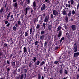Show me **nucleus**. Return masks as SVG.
I'll use <instances>...</instances> for the list:
<instances>
[{
	"label": "nucleus",
	"instance_id": "e433bc0d",
	"mask_svg": "<svg viewBox=\"0 0 79 79\" xmlns=\"http://www.w3.org/2000/svg\"><path fill=\"white\" fill-rule=\"evenodd\" d=\"M10 67H9L7 68L6 69L7 72H9L10 71Z\"/></svg>",
	"mask_w": 79,
	"mask_h": 79
},
{
	"label": "nucleus",
	"instance_id": "8fccbe9b",
	"mask_svg": "<svg viewBox=\"0 0 79 79\" xmlns=\"http://www.w3.org/2000/svg\"><path fill=\"white\" fill-rule=\"evenodd\" d=\"M59 61H56L54 62V64H56L58 63Z\"/></svg>",
	"mask_w": 79,
	"mask_h": 79
},
{
	"label": "nucleus",
	"instance_id": "774afa93",
	"mask_svg": "<svg viewBox=\"0 0 79 79\" xmlns=\"http://www.w3.org/2000/svg\"><path fill=\"white\" fill-rule=\"evenodd\" d=\"M79 78V75L77 74V79H78Z\"/></svg>",
	"mask_w": 79,
	"mask_h": 79
},
{
	"label": "nucleus",
	"instance_id": "aec40b11",
	"mask_svg": "<svg viewBox=\"0 0 79 79\" xmlns=\"http://www.w3.org/2000/svg\"><path fill=\"white\" fill-rule=\"evenodd\" d=\"M41 79V75L40 73H38V79Z\"/></svg>",
	"mask_w": 79,
	"mask_h": 79
},
{
	"label": "nucleus",
	"instance_id": "c03bdc74",
	"mask_svg": "<svg viewBox=\"0 0 79 79\" xmlns=\"http://www.w3.org/2000/svg\"><path fill=\"white\" fill-rule=\"evenodd\" d=\"M6 63H7V64L8 65H9V64H10V62L8 60H7Z\"/></svg>",
	"mask_w": 79,
	"mask_h": 79
},
{
	"label": "nucleus",
	"instance_id": "393cba45",
	"mask_svg": "<svg viewBox=\"0 0 79 79\" xmlns=\"http://www.w3.org/2000/svg\"><path fill=\"white\" fill-rule=\"evenodd\" d=\"M40 26L39 24H37V25L36 27V29H39L40 28Z\"/></svg>",
	"mask_w": 79,
	"mask_h": 79
},
{
	"label": "nucleus",
	"instance_id": "dca6fc26",
	"mask_svg": "<svg viewBox=\"0 0 79 79\" xmlns=\"http://www.w3.org/2000/svg\"><path fill=\"white\" fill-rule=\"evenodd\" d=\"M18 6V4L17 2H14L13 3V6L15 7H17Z\"/></svg>",
	"mask_w": 79,
	"mask_h": 79
},
{
	"label": "nucleus",
	"instance_id": "412c9836",
	"mask_svg": "<svg viewBox=\"0 0 79 79\" xmlns=\"http://www.w3.org/2000/svg\"><path fill=\"white\" fill-rule=\"evenodd\" d=\"M66 11L65 10H64L63 11L62 14L63 15H66Z\"/></svg>",
	"mask_w": 79,
	"mask_h": 79
},
{
	"label": "nucleus",
	"instance_id": "49530a36",
	"mask_svg": "<svg viewBox=\"0 0 79 79\" xmlns=\"http://www.w3.org/2000/svg\"><path fill=\"white\" fill-rule=\"evenodd\" d=\"M4 47L5 48H6L7 46V44L6 43H4Z\"/></svg>",
	"mask_w": 79,
	"mask_h": 79
},
{
	"label": "nucleus",
	"instance_id": "72a5a7b5",
	"mask_svg": "<svg viewBox=\"0 0 79 79\" xmlns=\"http://www.w3.org/2000/svg\"><path fill=\"white\" fill-rule=\"evenodd\" d=\"M64 73L65 75H67L68 74V71L65 70H64Z\"/></svg>",
	"mask_w": 79,
	"mask_h": 79
},
{
	"label": "nucleus",
	"instance_id": "20e7f679",
	"mask_svg": "<svg viewBox=\"0 0 79 79\" xmlns=\"http://www.w3.org/2000/svg\"><path fill=\"white\" fill-rule=\"evenodd\" d=\"M36 3L35 1H34L32 7L34 10H36Z\"/></svg>",
	"mask_w": 79,
	"mask_h": 79
},
{
	"label": "nucleus",
	"instance_id": "bb28decb",
	"mask_svg": "<svg viewBox=\"0 0 79 79\" xmlns=\"http://www.w3.org/2000/svg\"><path fill=\"white\" fill-rule=\"evenodd\" d=\"M69 12L68 14V16L69 17H70V15H71L72 13H71V10H69Z\"/></svg>",
	"mask_w": 79,
	"mask_h": 79
},
{
	"label": "nucleus",
	"instance_id": "1a4fd4ad",
	"mask_svg": "<svg viewBox=\"0 0 79 79\" xmlns=\"http://www.w3.org/2000/svg\"><path fill=\"white\" fill-rule=\"evenodd\" d=\"M73 50L74 52H77V45L75 46L73 48Z\"/></svg>",
	"mask_w": 79,
	"mask_h": 79
},
{
	"label": "nucleus",
	"instance_id": "5fc2aeb1",
	"mask_svg": "<svg viewBox=\"0 0 79 79\" xmlns=\"http://www.w3.org/2000/svg\"><path fill=\"white\" fill-rule=\"evenodd\" d=\"M30 0H27V4L29 5L30 4Z\"/></svg>",
	"mask_w": 79,
	"mask_h": 79
},
{
	"label": "nucleus",
	"instance_id": "f3484780",
	"mask_svg": "<svg viewBox=\"0 0 79 79\" xmlns=\"http://www.w3.org/2000/svg\"><path fill=\"white\" fill-rule=\"evenodd\" d=\"M28 31H29V30H28L27 32V31L25 32L24 34L25 37L28 36L29 34L28 33Z\"/></svg>",
	"mask_w": 79,
	"mask_h": 79
},
{
	"label": "nucleus",
	"instance_id": "a878e982",
	"mask_svg": "<svg viewBox=\"0 0 79 79\" xmlns=\"http://www.w3.org/2000/svg\"><path fill=\"white\" fill-rule=\"evenodd\" d=\"M37 60V58L35 57H34L33 59V61L34 62H35Z\"/></svg>",
	"mask_w": 79,
	"mask_h": 79
},
{
	"label": "nucleus",
	"instance_id": "603ef678",
	"mask_svg": "<svg viewBox=\"0 0 79 79\" xmlns=\"http://www.w3.org/2000/svg\"><path fill=\"white\" fill-rule=\"evenodd\" d=\"M32 65V64L31 63H29V68H31V67Z\"/></svg>",
	"mask_w": 79,
	"mask_h": 79
},
{
	"label": "nucleus",
	"instance_id": "79ce46f5",
	"mask_svg": "<svg viewBox=\"0 0 79 79\" xmlns=\"http://www.w3.org/2000/svg\"><path fill=\"white\" fill-rule=\"evenodd\" d=\"M24 72L25 73H27V70L26 69H25L24 70Z\"/></svg>",
	"mask_w": 79,
	"mask_h": 79
},
{
	"label": "nucleus",
	"instance_id": "09e8293b",
	"mask_svg": "<svg viewBox=\"0 0 79 79\" xmlns=\"http://www.w3.org/2000/svg\"><path fill=\"white\" fill-rule=\"evenodd\" d=\"M24 2V1H21L20 2V4H21V5L23 6V5Z\"/></svg>",
	"mask_w": 79,
	"mask_h": 79
},
{
	"label": "nucleus",
	"instance_id": "5701e85b",
	"mask_svg": "<svg viewBox=\"0 0 79 79\" xmlns=\"http://www.w3.org/2000/svg\"><path fill=\"white\" fill-rule=\"evenodd\" d=\"M70 2L71 3V5H72L74 6V0H70Z\"/></svg>",
	"mask_w": 79,
	"mask_h": 79
},
{
	"label": "nucleus",
	"instance_id": "a211bd4d",
	"mask_svg": "<svg viewBox=\"0 0 79 79\" xmlns=\"http://www.w3.org/2000/svg\"><path fill=\"white\" fill-rule=\"evenodd\" d=\"M61 29V27L59 26L58 28H57L56 31H60V30Z\"/></svg>",
	"mask_w": 79,
	"mask_h": 79
},
{
	"label": "nucleus",
	"instance_id": "ea45409f",
	"mask_svg": "<svg viewBox=\"0 0 79 79\" xmlns=\"http://www.w3.org/2000/svg\"><path fill=\"white\" fill-rule=\"evenodd\" d=\"M26 77V73H24V74L23 75V78L24 79H25Z\"/></svg>",
	"mask_w": 79,
	"mask_h": 79
},
{
	"label": "nucleus",
	"instance_id": "bf43d9fd",
	"mask_svg": "<svg viewBox=\"0 0 79 79\" xmlns=\"http://www.w3.org/2000/svg\"><path fill=\"white\" fill-rule=\"evenodd\" d=\"M10 25V23H8L6 26V27H9Z\"/></svg>",
	"mask_w": 79,
	"mask_h": 79
},
{
	"label": "nucleus",
	"instance_id": "39448f33",
	"mask_svg": "<svg viewBox=\"0 0 79 79\" xmlns=\"http://www.w3.org/2000/svg\"><path fill=\"white\" fill-rule=\"evenodd\" d=\"M71 28L73 31H74L76 30V27L75 25H72L71 26Z\"/></svg>",
	"mask_w": 79,
	"mask_h": 79
},
{
	"label": "nucleus",
	"instance_id": "de8ad7c7",
	"mask_svg": "<svg viewBox=\"0 0 79 79\" xmlns=\"http://www.w3.org/2000/svg\"><path fill=\"white\" fill-rule=\"evenodd\" d=\"M75 14V11L74 10H73L72 12V14L73 15H74Z\"/></svg>",
	"mask_w": 79,
	"mask_h": 79
},
{
	"label": "nucleus",
	"instance_id": "cd10ccee",
	"mask_svg": "<svg viewBox=\"0 0 79 79\" xmlns=\"http://www.w3.org/2000/svg\"><path fill=\"white\" fill-rule=\"evenodd\" d=\"M10 12H9V14H8L7 17V19L8 20L9 19V18L10 17Z\"/></svg>",
	"mask_w": 79,
	"mask_h": 79
},
{
	"label": "nucleus",
	"instance_id": "f704fd0d",
	"mask_svg": "<svg viewBox=\"0 0 79 79\" xmlns=\"http://www.w3.org/2000/svg\"><path fill=\"white\" fill-rule=\"evenodd\" d=\"M13 30L14 31H16V26H14L13 27Z\"/></svg>",
	"mask_w": 79,
	"mask_h": 79
},
{
	"label": "nucleus",
	"instance_id": "f8f14e48",
	"mask_svg": "<svg viewBox=\"0 0 79 79\" xmlns=\"http://www.w3.org/2000/svg\"><path fill=\"white\" fill-rule=\"evenodd\" d=\"M74 58H76L79 56V52H77L74 53L73 55Z\"/></svg>",
	"mask_w": 79,
	"mask_h": 79
},
{
	"label": "nucleus",
	"instance_id": "4c0bfd02",
	"mask_svg": "<svg viewBox=\"0 0 79 79\" xmlns=\"http://www.w3.org/2000/svg\"><path fill=\"white\" fill-rule=\"evenodd\" d=\"M47 42L45 41L44 43V47H47Z\"/></svg>",
	"mask_w": 79,
	"mask_h": 79
},
{
	"label": "nucleus",
	"instance_id": "9b49d317",
	"mask_svg": "<svg viewBox=\"0 0 79 79\" xmlns=\"http://www.w3.org/2000/svg\"><path fill=\"white\" fill-rule=\"evenodd\" d=\"M45 38V35H40V40H42L44 41V40Z\"/></svg>",
	"mask_w": 79,
	"mask_h": 79
},
{
	"label": "nucleus",
	"instance_id": "6e6d98bb",
	"mask_svg": "<svg viewBox=\"0 0 79 79\" xmlns=\"http://www.w3.org/2000/svg\"><path fill=\"white\" fill-rule=\"evenodd\" d=\"M45 69H47V70H48V69L47 68V67H44V71H46V70H45Z\"/></svg>",
	"mask_w": 79,
	"mask_h": 79
},
{
	"label": "nucleus",
	"instance_id": "c9c22d12",
	"mask_svg": "<svg viewBox=\"0 0 79 79\" xmlns=\"http://www.w3.org/2000/svg\"><path fill=\"white\" fill-rule=\"evenodd\" d=\"M65 20L66 22H68V17L65 18Z\"/></svg>",
	"mask_w": 79,
	"mask_h": 79
},
{
	"label": "nucleus",
	"instance_id": "3c124183",
	"mask_svg": "<svg viewBox=\"0 0 79 79\" xmlns=\"http://www.w3.org/2000/svg\"><path fill=\"white\" fill-rule=\"evenodd\" d=\"M64 27L65 29H67V27H68L67 26H66V25L64 24Z\"/></svg>",
	"mask_w": 79,
	"mask_h": 79
},
{
	"label": "nucleus",
	"instance_id": "e2e57ef3",
	"mask_svg": "<svg viewBox=\"0 0 79 79\" xmlns=\"http://www.w3.org/2000/svg\"><path fill=\"white\" fill-rule=\"evenodd\" d=\"M13 15H12L10 16V19H13Z\"/></svg>",
	"mask_w": 79,
	"mask_h": 79
},
{
	"label": "nucleus",
	"instance_id": "680f3d73",
	"mask_svg": "<svg viewBox=\"0 0 79 79\" xmlns=\"http://www.w3.org/2000/svg\"><path fill=\"white\" fill-rule=\"evenodd\" d=\"M12 56H13V53H12L11 55H10V57H9L10 58H11Z\"/></svg>",
	"mask_w": 79,
	"mask_h": 79
},
{
	"label": "nucleus",
	"instance_id": "2eb2a0df",
	"mask_svg": "<svg viewBox=\"0 0 79 79\" xmlns=\"http://www.w3.org/2000/svg\"><path fill=\"white\" fill-rule=\"evenodd\" d=\"M23 52L24 53H26L27 52V49L25 47L23 48Z\"/></svg>",
	"mask_w": 79,
	"mask_h": 79
},
{
	"label": "nucleus",
	"instance_id": "864d4df0",
	"mask_svg": "<svg viewBox=\"0 0 79 79\" xmlns=\"http://www.w3.org/2000/svg\"><path fill=\"white\" fill-rule=\"evenodd\" d=\"M66 35H67V37L69 38V34L68 33H66Z\"/></svg>",
	"mask_w": 79,
	"mask_h": 79
},
{
	"label": "nucleus",
	"instance_id": "c85d7f7f",
	"mask_svg": "<svg viewBox=\"0 0 79 79\" xmlns=\"http://www.w3.org/2000/svg\"><path fill=\"white\" fill-rule=\"evenodd\" d=\"M15 62H12V67H14L15 66Z\"/></svg>",
	"mask_w": 79,
	"mask_h": 79
},
{
	"label": "nucleus",
	"instance_id": "4d7b16f0",
	"mask_svg": "<svg viewBox=\"0 0 79 79\" xmlns=\"http://www.w3.org/2000/svg\"><path fill=\"white\" fill-rule=\"evenodd\" d=\"M79 3H78L77 5V10H78L79 9Z\"/></svg>",
	"mask_w": 79,
	"mask_h": 79
},
{
	"label": "nucleus",
	"instance_id": "9d476101",
	"mask_svg": "<svg viewBox=\"0 0 79 79\" xmlns=\"http://www.w3.org/2000/svg\"><path fill=\"white\" fill-rule=\"evenodd\" d=\"M48 30L49 31H51L52 30V25L49 24L48 25Z\"/></svg>",
	"mask_w": 79,
	"mask_h": 79
},
{
	"label": "nucleus",
	"instance_id": "37998d69",
	"mask_svg": "<svg viewBox=\"0 0 79 79\" xmlns=\"http://www.w3.org/2000/svg\"><path fill=\"white\" fill-rule=\"evenodd\" d=\"M50 17H51V18L52 19H53L54 16H53V15L52 14H51V15H50Z\"/></svg>",
	"mask_w": 79,
	"mask_h": 79
},
{
	"label": "nucleus",
	"instance_id": "c756f323",
	"mask_svg": "<svg viewBox=\"0 0 79 79\" xmlns=\"http://www.w3.org/2000/svg\"><path fill=\"white\" fill-rule=\"evenodd\" d=\"M39 44V42L38 41H36L35 43V46H36L38 44Z\"/></svg>",
	"mask_w": 79,
	"mask_h": 79
},
{
	"label": "nucleus",
	"instance_id": "69168bd1",
	"mask_svg": "<svg viewBox=\"0 0 79 79\" xmlns=\"http://www.w3.org/2000/svg\"><path fill=\"white\" fill-rule=\"evenodd\" d=\"M42 15H43V17H44L45 16L46 14L45 13H44L43 14H42Z\"/></svg>",
	"mask_w": 79,
	"mask_h": 79
},
{
	"label": "nucleus",
	"instance_id": "7c9ffc66",
	"mask_svg": "<svg viewBox=\"0 0 79 79\" xmlns=\"http://www.w3.org/2000/svg\"><path fill=\"white\" fill-rule=\"evenodd\" d=\"M46 24L45 23H44L43 24L42 26L43 27V28L45 29L46 28Z\"/></svg>",
	"mask_w": 79,
	"mask_h": 79
},
{
	"label": "nucleus",
	"instance_id": "58836bf2",
	"mask_svg": "<svg viewBox=\"0 0 79 79\" xmlns=\"http://www.w3.org/2000/svg\"><path fill=\"white\" fill-rule=\"evenodd\" d=\"M3 11V9L2 7L0 10V13H2Z\"/></svg>",
	"mask_w": 79,
	"mask_h": 79
},
{
	"label": "nucleus",
	"instance_id": "f257e3e1",
	"mask_svg": "<svg viewBox=\"0 0 79 79\" xmlns=\"http://www.w3.org/2000/svg\"><path fill=\"white\" fill-rule=\"evenodd\" d=\"M50 19L49 15H47L46 16L45 18L44 19V23H46V26H48V22L49 21Z\"/></svg>",
	"mask_w": 79,
	"mask_h": 79
},
{
	"label": "nucleus",
	"instance_id": "f03ea898",
	"mask_svg": "<svg viewBox=\"0 0 79 79\" xmlns=\"http://www.w3.org/2000/svg\"><path fill=\"white\" fill-rule=\"evenodd\" d=\"M30 7L29 6H28L27 7H26L25 9V15H27V14L28 13V11L30 10Z\"/></svg>",
	"mask_w": 79,
	"mask_h": 79
},
{
	"label": "nucleus",
	"instance_id": "6ab92c4d",
	"mask_svg": "<svg viewBox=\"0 0 79 79\" xmlns=\"http://www.w3.org/2000/svg\"><path fill=\"white\" fill-rule=\"evenodd\" d=\"M40 64V61L39 60H37L35 63L36 65H39Z\"/></svg>",
	"mask_w": 79,
	"mask_h": 79
},
{
	"label": "nucleus",
	"instance_id": "423d86ee",
	"mask_svg": "<svg viewBox=\"0 0 79 79\" xmlns=\"http://www.w3.org/2000/svg\"><path fill=\"white\" fill-rule=\"evenodd\" d=\"M53 14L54 15L56 16L58 15V12L56 10H53Z\"/></svg>",
	"mask_w": 79,
	"mask_h": 79
},
{
	"label": "nucleus",
	"instance_id": "0eeeda50",
	"mask_svg": "<svg viewBox=\"0 0 79 79\" xmlns=\"http://www.w3.org/2000/svg\"><path fill=\"white\" fill-rule=\"evenodd\" d=\"M21 25V22L20 21H19L17 22V23L15 24V26L16 27H18Z\"/></svg>",
	"mask_w": 79,
	"mask_h": 79
},
{
	"label": "nucleus",
	"instance_id": "4468645a",
	"mask_svg": "<svg viewBox=\"0 0 79 79\" xmlns=\"http://www.w3.org/2000/svg\"><path fill=\"white\" fill-rule=\"evenodd\" d=\"M45 62L44 61H43L41 62L40 63V67L41 66H43L44 65V66L45 65Z\"/></svg>",
	"mask_w": 79,
	"mask_h": 79
},
{
	"label": "nucleus",
	"instance_id": "6e6552de",
	"mask_svg": "<svg viewBox=\"0 0 79 79\" xmlns=\"http://www.w3.org/2000/svg\"><path fill=\"white\" fill-rule=\"evenodd\" d=\"M46 8V7L45 4H44L42 6V7L41 9V11H43L44 10H45Z\"/></svg>",
	"mask_w": 79,
	"mask_h": 79
},
{
	"label": "nucleus",
	"instance_id": "338daca9",
	"mask_svg": "<svg viewBox=\"0 0 79 79\" xmlns=\"http://www.w3.org/2000/svg\"><path fill=\"white\" fill-rule=\"evenodd\" d=\"M68 7L70 8H71V4H68Z\"/></svg>",
	"mask_w": 79,
	"mask_h": 79
},
{
	"label": "nucleus",
	"instance_id": "2f4dec72",
	"mask_svg": "<svg viewBox=\"0 0 79 79\" xmlns=\"http://www.w3.org/2000/svg\"><path fill=\"white\" fill-rule=\"evenodd\" d=\"M23 74H21V76L20 77V79H23Z\"/></svg>",
	"mask_w": 79,
	"mask_h": 79
},
{
	"label": "nucleus",
	"instance_id": "473e14b6",
	"mask_svg": "<svg viewBox=\"0 0 79 79\" xmlns=\"http://www.w3.org/2000/svg\"><path fill=\"white\" fill-rule=\"evenodd\" d=\"M45 33V31L42 30L41 31L40 35H43Z\"/></svg>",
	"mask_w": 79,
	"mask_h": 79
},
{
	"label": "nucleus",
	"instance_id": "ddd939ff",
	"mask_svg": "<svg viewBox=\"0 0 79 79\" xmlns=\"http://www.w3.org/2000/svg\"><path fill=\"white\" fill-rule=\"evenodd\" d=\"M35 31V29L33 27H31L30 29V33L31 34L32 32H34Z\"/></svg>",
	"mask_w": 79,
	"mask_h": 79
},
{
	"label": "nucleus",
	"instance_id": "7ed1b4c3",
	"mask_svg": "<svg viewBox=\"0 0 79 79\" xmlns=\"http://www.w3.org/2000/svg\"><path fill=\"white\" fill-rule=\"evenodd\" d=\"M58 34L57 35V38H56V40H58V38H60L61 36V35H62V31H60L59 32H58Z\"/></svg>",
	"mask_w": 79,
	"mask_h": 79
},
{
	"label": "nucleus",
	"instance_id": "a18cd8bd",
	"mask_svg": "<svg viewBox=\"0 0 79 79\" xmlns=\"http://www.w3.org/2000/svg\"><path fill=\"white\" fill-rule=\"evenodd\" d=\"M45 2L46 3L47 2L48 3H49L50 2V0H45Z\"/></svg>",
	"mask_w": 79,
	"mask_h": 79
},
{
	"label": "nucleus",
	"instance_id": "b1692460",
	"mask_svg": "<svg viewBox=\"0 0 79 79\" xmlns=\"http://www.w3.org/2000/svg\"><path fill=\"white\" fill-rule=\"evenodd\" d=\"M64 40V36H63L61 39L60 40V43H61L62 42V41Z\"/></svg>",
	"mask_w": 79,
	"mask_h": 79
},
{
	"label": "nucleus",
	"instance_id": "052dcab7",
	"mask_svg": "<svg viewBox=\"0 0 79 79\" xmlns=\"http://www.w3.org/2000/svg\"><path fill=\"white\" fill-rule=\"evenodd\" d=\"M31 13L32 15H33V14L32 13V12H33V10L31 9Z\"/></svg>",
	"mask_w": 79,
	"mask_h": 79
},
{
	"label": "nucleus",
	"instance_id": "13d9d810",
	"mask_svg": "<svg viewBox=\"0 0 79 79\" xmlns=\"http://www.w3.org/2000/svg\"><path fill=\"white\" fill-rule=\"evenodd\" d=\"M2 52L0 51V56H2L3 55V54Z\"/></svg>",
	"mask_w": 79,
	"mask_h": 79
},
{
	"label": "nucleus",
	"instance_id": "0e129e2a",
	"mask_svg": "<svg viewBox=\"0 0 79 79\" xmlns=\"http://www.w3.org/2000/svg\"><path fill=\"white\" fill-rule=\"evenodd\" d=\"M8 9H9V7H7L6 10V12H7L8 11Z\"/></svg>",
	"mask_w": 79,
	"mask_h": 79
},
{
	"label": "nucleus",
	"instance_id": "4be33fe9",
	"mask_svg": "<svg viewBox=\"0 0 79 79\" xmlns=\"http://www.w3.org/2000/svg\"><path fill=\"white\" fill-rule=\"evenodd\" d=\"M17 68L16 69V70H14V72H13V73L14 74H15L16 75L17 74Z\"/></svg>",
	"mask_w": 79,
	"mask_h": 79
},
{
	"label": "nucleus",
	"instance_id": "a19ab883",
	"mask_svg": "<svg viewBox=\"0 0 79 79\" xmlns=\"http://www.w3.org/2000/svg\"><path fill=\"white\" fill-rule=\"evenodd\" d=\"M59 73H60V74H63V71L62 70V69H60L59 70Z\"/></svg>",
	"mask_w": 79,
	"mask_h": 79
}]
</instances>
